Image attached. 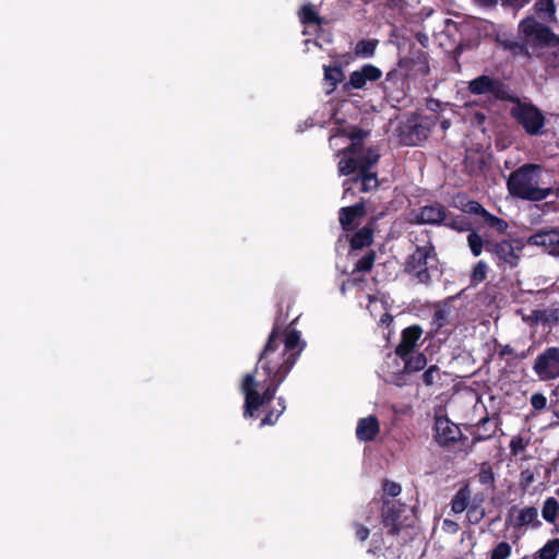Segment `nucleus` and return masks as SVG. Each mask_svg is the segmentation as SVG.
I'll return each mask as SVG.
<instances>
[{"mask_svg":"<svg viewBox=\"0 0 559 559\" xmlns=\"http://www.w3.org/2000/svg\"><path fill=\"white\" fill-rule=\"evenodd\" d=\"M293 324L294 321L285 325L280 309L254 370L246 373L241 380L243 417L257 419L260 408L267 407L261 427L274 426L286 411L285 397H276V392L306 347L300 332Z\"/></svg>","mask_w":559,"mask_h":559,"instance_id":"1","label":"nucleus"},{"mask_svg":"<svg viewBox=\"0 0 559 559\" xmlns=\"http://www.w3.org/2000/svg\"><path fill=\"white\" fill-rule=\"evenodd\" d=\"M518 34L520 39L512 37L497 39L499 46L514 58L523 57L531 60L533 57H540V49L559 44V37L552 29L534 16H526L520 21Z\"/></svg>","mask_w":559,"mask_h":559,"instance_id":"2","label":"nucleus"},{"mask_svg":"<svg viewBox=\"0 0 559 559\" xmlns=\"http://www.w3.org/2000/svg\"><path fill=\"white\" fill-rule=\"evenodd\" d=\"M544 167L526 163L510 173L507 189L510 195L525 201L538 202L554 192L552 187H542Z\"/></svg>","mask_w":559,"mask_h":559,"instance_id":"3","label":"nucleus"},{"mask_svg":"<svg viewBox=\"0 0 559 559\" xmlns=\"http://www.w3.org/2000/svg\"><path fill=\"white\" fill-rule=\"evenodd\" d=\"M437 122V115H425L420 112L405 115L396 129V136L400 144L404 146L420 145L429 138Z\"/></svg>","mask_w":559,"mask_h":559,"instance_id":"4","label":"nucleus"},{"mask_svg":"<svg viewBox=\"0 0 559 559\" xmlns=\"http://www.w3.org/2000/svg\"><path fill=\"white\" fill-rule=\"evenodd\" d=\"M438 253L433 242L428 239L424 245H416L403 264V272L414 277L419 284L429 286L432 283L430 270L436 269Z\"/></svg>","mask_w":559,"mask_h":559,"instance_id":"5","label":"nucleus"},{"mask_svg":"<svg viewBox=\"0 0 559 559\" xmlns=\"http://www.w3.org/2000/svg\"><path fill=\"white\" fill-rule=\"evenodd\" d=\"M512 98L513 100H509L513 104L510 109L512 119L523 128L526 134L542 135L546 122L543 111L532 103L522 102L516 94H513Z\"/></svg>","mask_w":559,"mask_h":559,"instance_id":"6","label":"nucleus"},{"mask_svg":"<svg viewBox=\"0 0 559 559\" xmlns=\"http://www.w3.org/2000/svg\"><path fill=\"white\" fill-rule=\"evenodd\" d=\"M467 91L471 95L485 96L489 102H509L513 100V92L509 84L498 76L481 74L467 84Z\"/></svg>","mask_w":559,"mask_h":559,"instance_id":"7","label":"nucleus"},{"mask_svg":"<svg viewBox=\"0 0 559 559\" xmlns=\"http://www.w3.org/2000/svg\"><path fill=\"white\" fill-rule=\"evenodd\" d=\"M523 245L515 239H502L500 241H493L488 243L487 252L492 255L496 264L501 266H508L513 269L518 266Z\"/></svg>","mask_w":559,"mask_h":559,"instance_id":"8","label":"nucleus"},{"mask_svg":"<svg viewBox=\"0 0 559 559\" xmlns=\"http://www.w3.org/2000/svg\"><path fill=\"white\" fill-rule=\"evenodd\" d=\"M456 207L463 213L475 215L479 217V222L487 225L489 228L496 230L498 234L503 235L509 228V224L503 218H500L488 212L478 201L468 200L466 198H459Z\"/></svg>","mask_w":559,"mask_h":559,"instance_id":"9","label":"nucleus"},{"mask_svg":"<svg viewBox=\"0 0 559 559\" xmlns=\"http://www.w3.org/2000/svg\"><path fill=\"white\" fill-rule=\"evenodd\" d=\"M433 440L441 448H449L456 442H465L467 439L460 427L450 420L447 415H436L433 423Z\"/></svg>","mask_w":559,"mask_h":559,"instance_id":"10","label":"nucleus"},{"mask_svg":"<svg viewBox=\"0 0 559 559\" xmlns=\"http://www.w3.org/2000/svg\"><path fill=\"white\" fill-rule=\"evenodd\" d=\"M380 155L372 147H368L365 153L343 154L338 162V173L342 176H349L354 173L372 169L379 162Z\"/></svg>","mask_w":559,"mask_h":559,"instance_id":"11","label":"nucleus"},{"mask_svg":"<svg viewBox=\"0 0 559 559\" xmlns=\"http://www.w3.org/2000/svg\"><path fill=\"white\" fill-rule=\"evenodd\" d=\"M411 78L408 72L396 64V68L390 70L384 81L382 82V88L385 97L390 102L396 104L402 103L407 95L408 83L407 79Z\"/></svg>","mask_w":559,"mask_h":559,"instance_id":"12","label":"nucleus"},{"mask_svg":"<svg viewBox=\"0 0 559 559\" xmlns=\"http://www.w3.org/2000/svg\"><path fill=\"white\" fill-rule=\"evenodd\" d=\"M533 371L542 381L559 378V346L546 347L537 355L533 364Z\"/></svg>","mask_w":559,"mask_h":559,"instance_id":"13","label":"nucleus"},{"mask_svg":"<svg viewBox=\"0 0 559 559\" xmlns=\"http://www.w3.org/2000/svg\"><path fill=\"white\" fill-rule=\"evenodd\" d=\"M506 525L513 530H521L523 527L536 530L542 526V522L538 519V510L536 507L527 506L519 508L518 506H512L508 510Z\"/></svg>","mask_w":559,"mask_h":559,"instance_id":"14","label":"nucleus"},{"mask_svg":"<svg viewBox=\"0 0 559 559\" xmlns=\"http://www.w3.org/2000/svg\"><path fill=\"white\" fill-rule=\"evenodd\" d=\"M399 67L408 72L411 78L426 76L430 72L428 55L419 48H411L408 56L399 60Z\"/></svg>","mask_w":559,"mask_h":559,"instance_id":"15","label":"nucleus"},{"mask_svg":"<svg viewBox=\"0 0 559 559\" xmlns=\"http://www.w3.org/2000/svg\"><path fill=\"white\" fill-rule=\"evenodd\" d=\"M448 210L440 202H433L413 211L414 223L418 225L443 226Z\"/></svg>","mask_w":559,"mask_h":559,"instance_id":"16","label":"nucleus"},{"mask_svg":"<svg viewBox=\"0 0 559 559\" xmlns=\"http://www.w3.org/2000/svg\"><path fill=\"white\" fill-rule=\"evenodd\" d=\"M403 511V504L391 500L383 501L381 508V523L386 530L388 535L396 536L400 534L402 528L401 515Z\"/></svg>","mask_w":559,"mask_h":559,"instance_id":"17","label":"nucleus"},{"mask_svg":"<svg viewBox=\"0 0 559 559\" xmlns=\"http://www.w3.org/2000/svg\"><path fill=\"white\" fill-rule=\"evenodd\" d=\"M382 71L371 64H364L359 70L353 71L349 79L343 85L344 92H349L352 88L362 90L366 87L367 82H377L381 79Z\"/></svg>","mask_w":559,"mask_h":559,"instance_id":"18","label":"nucleus"},{"mask_svg":"<svg viewBox=\"0 0 559 559\" xmlns=\"http://www.w3.org/2000/svg\"><path fill=\"white\" fill-rule=\"evenodd\" d=\"M423 333L424 331L418 324L405 328L401 333V341L394 349L395 355L401 359L412 355L419 345Z\"/></svg>","mask_w":559,"mask_h":559,"instance_id":"19","label":"nucleus"},{"mask_svg":"<svg viewBox=\"0 0 559 559\" xmlns=\"http://www.w3.org/2000/svg\"><path fill=\"white\" fill-rule=\"evenodd\" d=\"M365 200L360 199L359 202L350 206L341 207L338 211V222L345 233L354 231L358 226V221L366 216Z\"/></svg>","mask_w":559,"mask_h":559,"instance_id":"20","label":"nucleus"},{"mask_svg":"<svg viewBox=\"0 0 559 559\" xmlns=\"http://www.w3.org/2000/svg\"><path fill=\"white\" fill-rule=\"evenodd\" d=\"M379 187L377 173L371 169L362 170L357 176L346 179L344 181L345 193L352 191L353 193L357 190L358 192H370Z\"/></svg>","mask_w":559,"mask_h":559,"instance_id":"21","label":"nucleus"},{"mask_svg":"<svg viewBox=\"0 0 559 559\" xmlns=\"http://www.w3.org/2000/svg\"><path fill=\"white\" fill-rule=\"evenodd\" d=\"M527 243L543 247L548 253L559 255V228L539 230L528 237Z\"/></svg>","mask_w":559,"mask_h":559,"instance_id":"22","label":"nucleus"},{"mask_svg":"<svg viewBox=\"0 0 559 559\" xmlns=\"http://www.w3.org/2000/svg\"><path fill=\"white\" fill-rule=\"evenodd\" d=\"M376 218L371 217L368 223L355 231L348 239L350 250H360L373 242Z\"/></svg>","mask_w":559,"mask_h":559,"instance_id":"23","label":"nucleus"},{"mask_svg":"<svg viewBox=\"0 0 559 559\" xmlns=\"http://www.w3.org/2000/svg\"><path fill=\"white\" fill-rule=\"evenodd\" d=\"M380 432V423L377 416L369 415L360 418L356 427V437L359 441L370 442L376 439Z\"/></svg>","mask_w":559,"mask_h":559,"instance_id":"24","label":"nucleus"},{"mask_svg":"<svg viewBox=\"0 0 559 559\" xmlns=\"http://www.w3.org/2000/svg\"><path fill=\"white\" fill-rule=\"evenodd\" d=\"M527 321L550 329L556 326L559 323V304H552L546 309L533 310Z\"/></svg>","mask_w":559,"mask_h":559,"instance_id":"25","label":"nucleus"},{"mask_svg":"<svg viewBox=\"0 0 559 559\" xmlns=\"http://www.w3.org/2000/svg\"><path fill=\"white\" fill-rule=\"evenodd\" d=\"M347 136L350 140V144L341 151L342 154H353L356 155L358 153H365L364 151V142L369 136L370 132L366 131L361 128L355 127L346 132Z\"/></svg>","mask_w":559,"mask_h":559,"instance_id":"26","label":"nucleus"},{"mask_svg":"<svg viewBox=\"0 0 559 559\" xmlns=\"http://www.w3.org/2000/svg\"><path fill=\"white\" fill-rule=\"evenodd\" d=\"M443 226L457 233L471 231L475 228L474 224L467 216L463 214H452L450 212L447 213Z\"/></svg>","mask_w":559,"mask_h":559,"instance_id":"27","label":"nucleus"},{"mask_svg":"<svg viewBox=\"0 0 559 559\" xmlns=\"http://www.w3.org/2000/svg\"><path fill=\"white\" fill-rule=\"evenodd\" d=\"M298 17L300 23L305 26L316 25L321 27L325 23L324 19L319 15L314 5L311 3L301 5L298 11Z\"/></svg>","mask_w":559,"mask_h":559,"instance_id":"28","label":"nucleus"},{"mask_svg":"<svg viewBox=\"0 0 559 559\" xmlns=\"http://www.w3.org/2000/svg\"><path fill=\"white\" fill-rule=\"evenodd\" d=\"M542 518L549 524L557 525L559 518V501L555 497L545 499L542 506Z\"/></svg>","mask_w":559,"mask_h":559,"instance_id":"29","label":"nucleus"},{"mask_svg":"<svg viewBox=\"0 0 559 559\" xmlns=\"http://www.w3.org/2000/svg\"><path fill=\"white\" fill-rule=\"evenodd\" d=\"M492 240L484 239L474 228L469 231L467 236V245L474 257H479L483 250L487 251L488 243H491Z\"/></svg>","mask_w":559,"mask_h":559,"instance_id":"30","label":"nucleus"},{"mask_svg":"<svg viewBox=\"0 0 559 559\" xmlns=\"http://www.w3.org/2000/svg\"><path fill=\"white\" fill-rule=\"evenodd\" d=\"M496 420L497 423L493 426L490 424L486 427H480V429H472L469 431L471 435L473 436L472 445H475L483 441H487L496 435L498 425L501 423V419L498 416ZM471 428H474V426H471Z\"/></svg>","mask_w":559,"mask_h":559,"instance_id":"31","label":"nucleus"},{"mask_svg":"<svg viewBox=\"0 0 559 559\" xmlns=\"http://www.w3.org/2000/svg\"><path fill=\"white\" fill-rule=\"evenodd\" d=\"M324 80L330 84L331 91L333 92L336 86L342 83L345 79L344 71L341 64L324 66Z\"/></svg>","mask_w":559,"mask_h":559,"instance_id":"32","label":"nucleus"},{"mask_svg":"<svg viewBox=\"0 0 559 559\" xmlns=\"http://www.w3.org/2000/svg\"><path fill=\"white\" fill-rule=\"evenodd\" d=\"M469 490L467 486L460 488L456 493L453 496L451 501V510L454 513H462L467 510L469 502Z\"/></svg>","mask_w":559,"mask_h":559,"instance_id":"33","label":"nucleus"},{"mask_svg":"<svg viewBox=\"0 0 559 559\" xmlns=\"http://www.w3.org/2000/svg\"><path fill=\"white\" fill-rule=\"evenodd\" d=\"M379 40L376 38L360 39L356 43L354 52L358 58H371L378 47Z\"/></svg>","mask_w":559,"mask_h":559,"instance_id":"34","label":"nucleus"},{"mask_svg":"<svg viewBox=\"0 0 559 559\" xmlns=\"http://www.w3.org/2000/svg\"><path fill=\"white\" fill-rule=\"evenodd\" d=\"M404 361V372L413 373L423 370L427 366V357L423 353H418L415 356L409 355L407 358L402 359Z\"/></svg>","mask_w":559,"mask_h":559,"instance_id":"35","label":"nucleus"},{"mask_svg":"<svg viewBox=\"0 0 559 559\" xmlns=\"http://www.w3.org/2000/svg\"><path fill=\"white\" fill-rule=\"evenodd\" d=\"M559 554V538L549 539L535 555L538 559H556Z\"/></svg>","mask_w":559,"mask_h":559,"instance_id":"36","label":"nucleus"},{"mask_svg":"<svg viewBox=\"0 0 559 559\" xmlns=\"http://www.w3.org/2000/svg\"><path fill=\"white\" fill-rule=\"evenodd\" d=\"M536 13L545 20H555L556 7L554 0H537L534 4Z\"/></svg>","mask_w":559,"mask_h":559,"instance_id":"37","label":"nucleus"},{"mask_svg":"<svg viewBox=\"0 0 559 559\" xmlns=\"http://www.w3.org/2000/svg\"><path fill=\"white\" fill-rule=\"evenodd\" d=\"M477 478L481 485L489 486L492 489L495 488V473L491 465L488 462H484L480 464Z\"/></svg>","mask_w":559,"mask_h":559,"instance_id":"38","label":"nucleus"},{"mask_svg":"<svg viewBox=\"0 0 559 559\" xmlns=\"http://www.w3.org/2000/svg\"><path fill=\"white\" fill-rule=\"evenodd\" d=\"M377 254L373 250L368 251L362 258H360L354 267V272H370L373 267Z\"/></svg>","mask_w":559,"mask_h":559,"instance_id":"39","label":"nucleus"},{"mask_svg":"<svg viewBox=\"0 0 559 559\" xmlns=\"http://www.w3.org/2000/svg\"><path fill=\"white\" fill-rule=\"evenodd\" d=\"M487 273H488L487 263L483 260L478 261L474 265L471 276H469L471 285H478V284L483 283L487 277Z\"/></svg>","mask_w":559,"mask_h":559,"instance_id":"40","label":"nucleus"},{"mask_svg":"<svg viewBox=\"0 0 559 559\" xmlns=\"http://www.w3.org/2000/svg\"><path fill=\"white\" fill-rule=\"evenodd\" d=\"M512 547L508 542L498 543L490 551V559H508Z\"/></svg>","mask_w":559,"mask_h":559,"instance_id":"41","label":"nucleus"},{"mask_svg":"<svg viewBox=\"0 0 559 559\" xmlns=\"http://www.w3.org/2000/svg\"><path fill=\"white\" fill-rule=\"evenodd\" d=\"M440 379V369L437 365H431L430 367H428L421 376L423 383L426 386H431L432 384L436 383V381Z\"/></svg>","mask_w":559,"mask_h":559,"instance_id":"42","label":"nucleus"},{"mask_svg":"<svg viewBox=\"0 0 559 559\" xmlns=\"http://www.w3.org/2000/svg\"><path fill=\"white\" fill-rule=\"evenodd\" d=\"M528 443L530 440H525L522 436H513L509 444L511 455L518 456L521 452H523L526 449Z\"/></svg>","mask_w":559,"mask_h":559,"instance_id":"43","label":"nucleus"},{"mask_svg":"<svg viewBox=\"0 0 559 559\" xmlns=\"http://www.w3.org/2000/svg\"><path fill=\"white\" fill-rule=\"evenodd\" d=\"M466 516L469 523L477 524L484 519L485 510L480 504L473 503L468 506Z\"/></svg>","mask_w":559,"mask_h":559,"instance_id":"44","label":"nucleus"},{"mask_svg":"<svg viewBox=\"0 0 559 559\" xmlns=\"http://www.w3.org/2000/svg\"><path fill=\"white\" fill-rule=\"evenodd\" d=\"M432 323L437 325L438 329L443 328L448 323V311L442 308H438L435 310L432 316Z\"/></svg>","mask_w":559,"mask_h":559,"instance_id":"45","label":"nucleus"},{"mask_svg":"<svg viewBox=\"0 0 559 559\" xmlns=\"http://www.w3.org/2000/svg\"><path fill=\"white\" fill-rule=\"evenodd\" d=\"M531 405L533 406L534 409L536 411H542L546 407L547 405V399L546 396L543 394V393H534L532 396H531Z\"/></svg>","mask_w":559,"mask_h":559,"instance_id":"46","label":"nucleus"},{"mask_svg":"<svg viewBox=\"0 0 559 559\" xmlns=\"http://www.w3.org/2000/svg\"><path fill=\"white\" fill-rule=\"evenodd\" d=\"M383 491L390 497H396L401 493L402 487L395 481L385 480L383 483Z\"/></svg>","mask_w":559,"mask_h":559,"instance_id":"47","label":"nucleus"},{"mask_svg":"<svg viewBox=\"0 0 559 559\" xmlns=\"http://www.w3.org/2000/svg\"><path fill=\"white\" fill-rule=\"evenodd\" d=\"M353 527L355 530V536L358 540L365 542L368 539V537L370 535V531L367 526H365L361 523L355 522L353 524Z\"/></svg>","mask_w":559,"mask_h":559,"instance_id":"48","label":"nucleus"},{"mask_svg":"<svg viewBox=\"0 0 559 559\" xmlns=\"http://www.w3.org/2000/svg\"><path fill=\"white\" fill-rule=\"evenodd\" d=\"M534 473L528 468L524 469L520 474V485L522 489H527L528 486L534 481Z\"/></svg>","mask_w":559,"mask_h":559,"instance_id":"49","label":"nucleus"},{"mask_svg":"<svg viewBox=\"0 0 559 559\" xmlns=\"http://www.w3.org/2000/svg\"><path fill=\"white\" fill-rule=\"evenodd\" d=\"M501 5L504 8H513V9H521L527 3H530L532 0H500Z\"/></svg>","mask_w":559,"mask_h":559,"instance_id":"50","label":"nucleus"},{"mask_svg":"<svg viewBox=\"0 0 559 559\" xmlns=\"http://www.w3.org/2000/svg\"><path fill=\"white\" fill-rule=\"evenodd\" d=\"M443 528L450 533H456L459 531V524L452 520L443 521Z\"/></svg>","mask_w":559,"mask_h":559,"instance_id":"51","label":"nucleus"},{"mask_svg":"<svg viewBox=\"0 0 559 559\" xmlns=\"http://www.w3.org/2000/svg\"><path fill=\"white\" fill-rule=\"evenodd\" d=\"M393 322V316L390 314L389 312H385L383 313L381 317H380V321L379 323L383 326H390Z\"/></svg>","mask_w":559,"mask_h":559,"instance_id":"52","label":"nucleus"},{"mask_svg":"<svg viewBox=\"0 0 559 559\" xmlns=\"http://www.w3.org/2000/svg\"><path fill=\"white\" fill-rule=\"evenodd\" d=\"M513 355H514V349L509 344L502 346L501 349L499 350L500 357L513 356Z\"/></svg>","mask_w":559,"mask_h":559,"instance_id":"53","label":"nucleus"},{"mask_svg":"<svg viewBox=\"0 0 559 559\" xmlns=\"http://www.w3.org/2000/svg\"><path fill=\"white\" fill-rule=\"evenodd\" d=\"M490 424H491V418L488 415H486L478 420V423L475 425V427H477V429H480V427H486Z\"/></svg>","mask_w":559,"mask_h":559,"instance_id":"54","label":"nucleus"},{"mask_svg":"<svg viewBox=\"0 0 559 559\" xmlns=\"http://www.w3.org/2000/svg\"><path fill=\"white\" fill-rule=\"evenodd\" d=\"M480 5L492 8L498 3V0H476Z\"/></svg>","mask_w":559,"mask_h":559,"instance_id":"55","label":"nucleus"},{"mask_svg":"<svg viewBox=\"0 0 559 559\" xmlns=\"http://www.w3.org/2000/svg\"><path fill=\"white\" fill-rule=\"evenodd\" d=\"M383 2L389 9H395L400 5L401 0H383Z\"/></svg>","mask_w":559,"mask_h":559,"instance_id":"56","label":"nucleus"},{"mask_svg":"<svg viewBox=\"0 0 559 559\" xmlns=\"http://www.w3.org/2000/svg\"><path fill=\"white\" fill-rule=\"evenodd\" d=\"M530 352H531V347L527 348L526 350H523L522 353L518 354L516 355V358L519 359H525L528 355H530Z\"/></svg>","mask_w":559,"mask_h":559,"instance_id":"57","label":"nucleus"},{"mask_svg":"<svg viewBox=\"0 0 559 559\" xmlns=\"http://www.w3.org/2000/svg\"><path fill=\"white\" fill-rule=\"evenodd\" d=\"M417 38L420 41V44L424 45V46L428 41V37L426 35L418 34Z\"/></svg>","mask_w":559,"mask_h":559,"instance_id":"58","label":"nucleus"},{"mask_svg":"<svg viewBox=\"0 0 559 559\" xmlns=\"http://www.w3.org/2000/svg\"><path fill=\"white\" fill-rule=\"evenodd\" d=\"M552 395H556L559 397V383L556 385V388L551 391Z\"/></svg>","mask_w":559,"mask_h":559,"instance_id":"59","label":"nucleus"},{"mask_svg":"<svg viewBox=\"0 0 559 559\" xmlns=\"http://www.w3.org/2000/svg\"><path fill=\"white\" fill-rule=\"evenodd\" d=\"M552 189H554L552 194H555L557 198H559V187L552 188Z\"/></svg>","mask_w":559,"mask_h":559,"instance_id":"60","label":"nucleus"},{"mask_svg":"<svg viewBox=\"0 0 559 559\" xmlns=\"http://www.w3.org/2000/svg\"><path fill=\"white\" fill-rule=\"evenodd\" d=\"M448 126H449V122L447 120L442 122V128L443 129L448 128Z\"/></svg>","mask_w":559,"mask_h":559,"instance_id":"61","label":"nucleus"},{"mask_svg":"<svg viewBox=\"0 0 559 559\" xmlns=\"http://www.w3.org/2000/svg\"><path fill=\"white\" fill-rule=\"evenodd\" d=\"M345 290H346V288H345V283H343V285L341 286V292H342V294H345Z\"/></svg>","mask_w":559,"mask_h":559,"instance_id":"62","label":"nucleus"},{"mask_svg":"<svg viewBox=\"0 0 559 559\" xmlns=\"http://www.w3.org/2000/svg\"><path fill=\"white\" fill-rule=\"evenodd\" d=\"M555 493H556V496H557V497H558V499H559V487L555 490Z\"/></svg>","mask_w":559,"mask_h":559,"instance_id":"63","label":"nucleus"},{"mask_svg":"<svg viewBox=\"0 0 559 559\" xmlns=\"http://www.w3.org/2000/svg\"><path fill=\"white\" fill-rule=\"evenodd\" d=\"M370 2H372V0H364L365 4H369Z\"/></svg>","mask_w":559,"mask_h":559,"instance_id":"64","label":"nucleus"}]
</instances>
